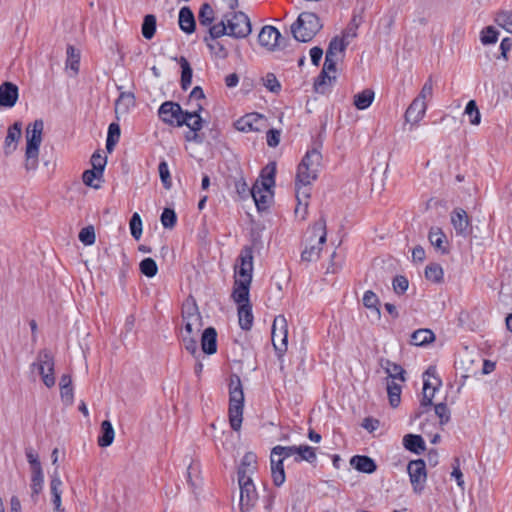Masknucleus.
I'll return each instance as SVG.
<instances>
[{
	"label": "nucleus",
	"instance_id": "nucleus-51",
	"mask_svg": "<svg viewBox=\"0 0 512 512\" xmlns=\"http://www.w3.org/2000/svg\"><path fill=\"white\" fill-rule=\"evenodd\" d=\"M433 96V81L432 77L430 76L427 81L424 83L419 95L415 98V100H418L420 102H424V104H427Z\"/></svg>",
	"mask_w": 512,
	"mask_h": 512
},
{
	"label": "nucleus",
	"instance_id": "nucleus-33",
	"mask_svg": "<svg viewBox=\"0 0 512 512\" xmlns=\"http://www.w3.org/2000/svg\"><path fill=\"white\" fill-rule=\"evenodd\" d=\"M62 481L60 479L59 473L57 471H54V473L51 475V481H50V491L52 495V503L54 505V508H59L61 503V495H62Z\"/></svg>",
	"mask_w": 512,
	"mask_h": 512
},
{
	"label": "nucleus",
	"instance_id": "nucleus-17",
	"mask_svg": "<svg viewBox=\"0 0 512 512\" xmlns=\"http://www.w3.org/2000/svg\"><path fill=\"white\" fill-rule=\"evenodd\" d=\"M451 223L457 235L467 236L470 232V221L466 211L456 208L451 213Z\"/></svg>",
	"mask_w": 512,
	"mask_h": 512
},
{
	"label": "nucleus",
	"instance_id": "nucleus-39",
	"mask_svg": "<svg viewBox=\"0 0 512 512\" xmlns=\"http://www.w3.org/2000/svg\"><path fill=\"white\" fill-rule=\"evenodd\" d=\"M349 43L350 42L343 38L342 36L334 37L329 43L328 49L326 51V56L337 58V54L344 52Z\"/></svg>",
	"mask_w": 512,
	"mask_h": 512
},
{
	"label": "nucleus",
	"instance_id": "nucleus-44",
	"mask_svg": "<svg viewBox=\"0 0 512 512\" xmlns=\"http://www.w3.org/2000/svg\"><path fill=\"white\" fill-rule=\"evenodd\" d=\"M204 41L206 42L211 53H213L217 58L224 59L228 56L227 49L224 47L222 43L217 41V39H212L209 36L205 37Z\"/></svg>",
	"mask_w": 512,
	"mask_h": 512
},
{
	"label": "nucleus",
	"instance_id": "nucleus-38",
	"mask_svg": "<svg viewBox=\"0 0 512 512\" xmlns=\"http://www.w3.org/2000/svg\"><path fill=\"white\" fill-rule=\"evenodd\" d=\"M295 462L307 461L308 463H315L317 460L315 448L309 445L297 446Z\"/></svg>",
	"mask_w": 512,
	"mask_h": 512
},
{
	"label": "nucleus",
	"instance_id": "nucleus-11",
	"mask_svg": "<svg viewBox=\"0 0 512 512\" xmlns=\"http://www.w3.org/2000/svg\"><path fill=\"white\" fill-rule=\"evenodd\" d=\"M317 176L318 175H311L310 167L305 165L304 168L301 169V163L298 165L295 179V192L296 198L299 200L300 204L302 201H306V199L310 198V185L317 179Z\"/></svg>",
	"mask_w": 512,
	"mask_h": 512
},
{
	"label": "nucleus",
	"instance_id": "nucleus-62",
	"mask_svg": "<svg viewBox=\"0 0 512 512\" xmlns=\"http://www.w3.org/2000/svg\"><path fill=\"white\" fill-rule=\"evenodd\" d=\"M434 411L438 416L441 425L447 424L450 421V410L445 403L435 405Z\"/></svg>",
	"mask_w": 512,
	"mask_h": 512
},
{
	"label": "nucleus",
	"instance_id": "nucleus-49",
	"mask_svg": "<svg viewBox=\"0 0 512 512\" xmlns=\"http://www.w3.org/2000/svg\"><path fill=\"white\" fill-rule=\"evenodd\" d=\"M296 453H297V446L277 445L272 448L270 456H274V458H276V457L283 458V460H284L291 456L296 457Z\"/></svg>",
	"mask_w": 512,
	"mask_h": 512
},
{
	"label": "nucleus",
	"instance_id": "nucleus-22",
	"mask_svg": "<svg viewBox=\"0 0 512 512\" xmlns=\"http://www.w3.org/2000/svg\"><path fill=\"white\" fill-rule=\"evenodd\" d=\"M201 347L204 353L211 355L217 351V332L215 328H206L201 337Z\"/></svg>",
	"mask_w": 512,
	"mask_h": 512
},
{
	"label": "nucleus",
	"instance_id": "nucleus-46",
	"mask_svg": "<svg viewBox=\"0 0 512 512\" xmlns=\"http://www.w3.org/2000/svg\"><path fill=\"white\" fill-rule=\"evenodd\" d=\"M120 138V127L117 123H111L108 127V135L106 139V149L112 152L114 146Z\"/></svg>",
	"mask_w": 512,
	"mask_h": 512
},
{
	"label": "nucleus",
	"instance_id": "nucleus-20",
	"mask_svg": "<svg viewBox=\"0 0 512 512\" xmlns=\"http://www.w3.org/2000/svg\"><path fill=\"white\" fill-rule=\"evenodd\" d=\"M257 470V456L252 452H247L238 468V479L251 478Z\"/></svg>",
	"mask_w": 512,
	"mask_h": 512
},
{
	"label": "nucleus",
	"instance_id": "nucleus-2",
	"mask_svg": "<svg viewBox=\"0 0 512 512\" xmlns=\"http://www.w3.org/2000/svg\"><path fill=\"white\" fill-rule=\"evenodd\" d=\"M201 109V105H198V109L195 111H184L178 103L166 101L159 107L158 115L168 125L177 127L186 125L196 133L202 128V118L199 115Z\"/></svg>",
	"mask_w": 512,
	"mask_h": 512
},
{
	"label": "nucleus",
	"instance_id": "nucleus-10",
	"mask_svg": "<svg viewBox=\"0 0 512 512\" xmlns=\"http://www.w3.org/2000/svg\"><path fill=\"white\" fill-rule=\"evenodd\" d=\"M407 473L413 492L417 495L422 494L427 481L425 461L422 459L411 460L407 465Z\"/></svg>",
	"mask_w": 512,
	"mask_h": 512
},
{
	"label": "nucleus",
	"instance_id": "nucleus-14",
	"mask_svg": "<svg viewBox=\"0 0 512 512\" xmlns=\"http://www.w3.org/2000/svg\"><path fill=\"white\" fill-rule=\"evenodd\" d=\"M240 264L236 265L235 281L250 282L252 281L253 271V255L250 248H245L239 255Z\"/></svg>",
	"mask_w": 512,
	"mask_h": 512
},
{
	"label": "nucleus",
	"instance_id": "nucleus-55",
	"mask_svg": "<svg viewBox=\"0 0 512 512\" xmlns=\"http://www.w3.org/2000/svg\"><path fill=\"white\" fill-rule=\"evenodd\" d=\"M465 114L469 116L472 125H478L481 120L480 112L474 100H470L465 107Z\"/></svg>",
	"mask_w": 512,
	"mask_h": 512
},
{
	"label": "nucleus",
	"instance_id": "nucleus-35",
	"mask_svg": "<svg viewBox=\"0 0 512 512\" xmlns=\"http://www.w3.org/2000/svg\"><path fill=\"white\" fill-rule=\"evenodd\" d=\"M250 282L235 281L233 298L239 305L249 303V287Z\"/></svg>",
	"mask_w": 512,
	"mask_h": 512
},
{
	"label": "nucleus",
	"instance_id": "nucleus-43",
	"mask_svg": "<svg viewBox=\"0 0 512 512\" xmlns=\"http://www.w3.org/2000/svg\"><path fill=\"white\" fill-rule=\"evenodd\" d=\"M156 32V17L148 14L144 17L142 23V35L145 39L150 40L154 37Z\"/></svg>",
	"mask_w": 512,
	"mask_h": 512
},
{
	"label": "nucleus",
	"instance_id": "nucleus-4",
	"mask_svg": "<svg viewBox=\"0 0 512 512\" xmlns=\"http://www.w3.org/2000/svg\"><path fill=\"white\" fill-rule=\"evenodd\" d=\"M244 408V392L241 379L233 374L229 380V421L231 428L238 431L242 424Z\"/></svg>",
	"mask_w": 512,
	"mask_h": 512
},
{
	"label": "nucleus",
	"instance_id": "nucleus-57",
	"mask_svg": "<svg viewBox=\"0 0 512 512\" xmlns=\"http://www.w3.org/2000/svg\"><path fill=\"white\" fill-rule=\"evenodd\" d=\"M434 372L435 370L429 368L424 375H427V376H433V381H430L429 379H424V384H423V392L426 391V393H431L433 392V394H435V391L438 389V387L441 385V381L440 379H438L437 377L434 376Z\"/></svg>",
	"mask_w": 512,
	"mask_h": 512
},
{
	"label": "nucleus",
	"instance_id": "nucleus-23",
	"mask_svg": "<svg viewBox=\"0 0 512 512\" xmlns=\"http://www.w3.org/2000/svg\"><path fill=\"white\" fill-rule=\"evenodd\" d=\"M321 160L322 155L317 149L308 150L300 162L301 169L306 165L307 167H310V173L312 176L318 175Z\"/></svg>",
	"mask_w": 512,
	"mask_h": 512
},
{
	"label": "nucleus",
	"instance_id": "nucleus-28",
	"mask_svg": "<svg viewBox=\"0 0 512 512\" xmlns=\"http://www.w3.org/2000/svg\"><path fill=\"white\" fill-rule=\"evenodd\" d=\"M403 446L405 449L415 454H421L425 451L426 445L424 439L420 435L407 434L403 437Z\"/></svg>",
	"mask_w": 512,
	"mask_h": 512
},
{
	"label": "nucleus",
	"instance_id": "nucleus-36",
	"mask_svg": "<svg viewBox=\"0 0 512 512\" xmlns=\"http://www.w3.org/2000/svg\"><path fill=\"white\" fill-rule=\"evenodd\" d=\"M178 62L180 64V67H181V88L183 90H187L190 86H191V83H192V74H193V71H192V68L188 62V60L181 56L179 59H178Z\"/></svg>",
	"mask_w": 512,
	"mask_h": 512
},
{
	"label": "nucleus",
	"instance_id": "nucleus-52",
	"mask_svg": "<svg viewBox=\"0 0 512 512\" xmlns=\"http://www.w3.org/2000/svg\"><path fill=\"white\" fill-rule=\"evenodd\" d=\"M363 305L368 309L376 311V313L380 315L379 298L373 291L368 290L364 293Z\"/></svg>",
	"mask_w": 512,
	"mask_h": 512
},
{
	"label": "nucleus",
	"instance_id": "nucleus-30",
	"mask_svg": "<svg viewBox=\"0 0 512 512\" xmlns=\"http://www.w3.org/2000/svg\"><path fill=\"white\" fill-rule=\"evenodd\" d=\"M239 325L243 330H250L253 325V314L250 303L241 304L238 307Z\"/></svg>",
	"mask_w": 512,
	"mask_h": 512
},
{
	"label": "nucleus",
	"instance_id": "nucleus-64",
	"mask_svg": "<svg viewBox=\"0 0 512 512\" xmlns=\"http://www.w3.org/2000/svg\"><path fill=\"white\" fill-rule=\"evenodd\" d=\"M498 35V31L489 26L482 31L481 41L483 44H493L498 40Z\"/></svg>",
	"mask_w": 512,
	"mask_h": 512
},
{
	"label": "nucleus",
	"instance_id": "nucleus-41",
	"mask_svg": "<svg viewBox=\"0 0 512 512\" xmlns=\"http://www.w3.org/2000/svg\"><path fill=\"white\" fill-rule=\"evenodd\" d=\"M214 19L215 12L212 6L209 3L202 4L198 13V20L200 25L209 26L210 28L211 26H213L212 23Z\"/></svg>",
	"mask_w": 512,
	"mask_h": 512
},
{
	"label": "nucleus",
	"instance_id": "nucleus-16",
	"mask_svg": "<svg viewBox=\"0 0 512 512\" xmlns=\"http://www.w3.org/2000/svg\"><path fill=\"white\" fill-rule=\"evenodd\" d=\"M22 135V123L17 121L11 125L7 130V135L4 140L3 150L6 156L11 155L16 151L18 142Z\"/></svg>",
	"mask_w": 512,
	"mask_h": 512
},
{
	"label": "nucleus",
	"instance_id": "nucleus-3",
	"mask_svg": "<svg viewBox=\"0 0 512 512\" xmlns=\"http://www.w3.org/2000/svg\"><path fill=\"white\" fill-rule=\"evenodd\" d=\"M44 123L41 119L30 123L25 132V169L35 171L39 164V148L42 143Z\"/></svg>",
	"mask_w": 512,
	"mask_h": 512
},
{
	"label": "nucleus",
	"instance_id": "nucleus-21",
	"mask_svg": "<svg viewBox=\"0 0 512 512\" xmlns=\"http://www.w3.org/2000/svg\"><path fill=\"white\" fill-rule=\"evenodd\" d=\"M381 367L387 373V380L399 381L400 383L405 382V370L401 365L390 361L389 359L380 360Z\"/></svg>",
	"mask_w": 512,
	"mask_h": 512
},
{
	"label": "nucleus",
	"instance_id": "nucleus-1",
	"mask_svg": "<svg viewBox=\"0 0 512 512\" xmlns=\"http://www.w3.org/2000/svg\"><path fill=\"white\" fill-rule=\"evenodd\" d=\"M252 31L249 17L241 11H231L224 14L220 22L209 29L212 39H218L224 35L233 38H246Z\"/></svg>",
	"mask_w": 512,
	"mask_h": 512
},
{
	"label": "nucleus",
	"instance_id": "nucleus-58",
	"mask_svg": "<svg viewBox=\"0 0 512 512\" xmlns=\"http://www.w3.org/2000/svg\"><path fill=\"white\" fill-rule=\"evenodd\" d=\"M160 220L164 228H173L177 221L175 211L171 208H165L161 214Z\"/></svg>",
	"mask_w": 512,
	"mask_h": 512
},
{
	"label": "nucleus",
	"instance_id": "nucleus-50",
	"mask_svg": "<svg viewBox=\"0 0 512 512\" xmlns=\"http://www.w3.org/2000/svg\"><path fill=\"white\" fill-rule=\"evenodd\" d=\"M134 105V96L132 94L122 93L115 103L116 112L126 113L130 106Z\"/></svg>",
	"mask_w": 512,
	"mask_h": 512
},
{
	"label": "nucleus",
	"instance_id": "nucleus-19",
	"mask_svg": "<svg viewBox=\"0 0 512 512\" xmlns=\"http://www.w3.org/2000/svg\"><path fill=\"white\" fill-rule=\"evenodd\" d=\"M426 110L427 104L414 99L405 112V121L417 125L425 116Z\"/></svg>",
	"mask_w": 512,
	"mask_h": 512
},
{
	"label": "nucleus",
	"instance_id": "nucleus-26",
	"mask_svg": "<svg viewBox=\"0 0 512 512\" xmlns=\"http://www.w3.org/2000/svg\"><path fill=\"white\" fill-rule=\"evenodd\" d=\"M179 26L182 31L191 34L195 31V18L189 7H182L179 11Z\"/></svg>",
	"mask_w": 512,
	"mask_h": 512
},
{
	"label": "nucleus",
	"instance_id": "nucleus-56",
	"mask_svg": "<svg viewBox=\"0 0 512 512\" xmlns=\"http://www.w3.org/2000/svg\"><path fill=\"white\" fill-rule=\"evenodd\" d=\"M79 62H80V55L77 52V50L69 45L67 47V66L70 67L71 70L74 72H78L79 70Z\"/></svg>",
	"mask_w": 512,
	"mask_h": 512
},
{
	"label": "nucleus",
	"instance_id": "nucleus-12",
	"mask_svg": "<svg viewBox=\"0 0 512 512\" xmlns=\"http://www.w3.org/2000/svg\"><path fill=\"white\" fill-rule=\"evenodd\" d=\"M240 488L239 507L241 512L250 511L256 504L258 494L252 478L238 479Z\"/></svg>",
	"mask_w": 512,
	"mask_h": 512
},
{
	"label": "nucleus",
	"instance_id": "nucleus-61",
	"mask_svg": "<svg viewBox=\"0 0 512 512\" xmlns=\"http://www.w3.org/2000/svg\"><path fill=\"white\" fill-rule=\"evenodd\" d=\"M79 240L84 245H92L95 242V231L93 226H87L85 228H82L79 233Z\"/></svg>",
	"mask_w": 512,
	"mask_h": 512
},
{
	"label": "nucleus",
	"instance_id": "nucleus-34",
	"mask_svg": "<svg viewBox=\"0 0 512 512\" xmlns=\"http://www.w3.org/2000/svg\"><path fill=\"white\" fill-rule=\"evenodd\" d=\"M115 432L109 420L101 423V435L98 437V445L100 447H108L114 440Z\"/></svg>",
	"mask_w": 512,
	"mask_h": 512
},
{
	"label": "nucleus",
	"instance_id": "nucleus-31",
	"mask_svg": "<svg viewBox=\"0 0 512 512\" xmlns=\"http://www.w3.org/2000/svg\"><path fill=\"white\" fill-rule=\"evenodd\" d=\"M386 389L388 394L389 403L393 408L399 406L401 402L402 386L399 381L387 380Z\"/></svg>",
	"mask_w": 512,
	"mask_h": 512
},
{
	"label": "nucleus",
	"instance_id": "nucleus-63",
	"mask_svg": "<svg viewBox=\"0 0 512 512\" xmlns=\"http://www.w3.org/2000/svg\"><path fill=\"white\" fill-rule=\"evenodd\" d=\"M264 86L271 92L277 93L281 89V85L273 73H268L263 78Z\"/></svg>",
	"mask_w": 512,
	"mask_h": 512
},
{
	"label": "nucleus",
	"instance_id": "nucleus-24",
	"mask_svg": "<svg viewBox=\"0 0 512 512\" xmlns=\"http://www.w3.org/2000/svg\"><path fill=\"white\" fill-rule=\"evenodd\" d=\"M350 464L358 471L371 474L376 471L377 465L375 461L364 455H355L351 458Z\"/></svg>",
	"mask_w": 512,
	"mask_h": 512
},
{
	"label": "nucleus",
	"instance_id": "nucleus-45",
	"mask_svg": "<svg viewBox=\"0 0 512 512\" xmlns=\"http://www.w3.org/2000/svg\"><path fill=\"white\" fill-rule=\"evenodd\" d=\"M443 269L437 263H431L425 268V277L427 280L440 283L443 280Z\"/></svg>",
	"mask_w": 512,
	"mask_h": 512
},
{
	"label": "nucleus",
	"instance_id": "nucleus-18",
	"mask_svg": "<svg viewBox=\"0 0 512 512\" xmlns=\"http://www.w3.org/2000/svg\"><path fill=\"white\" fill-rule=\"evenodd\" d=\"M18 87L12 82H4L0 85V106L13 107L18 99Z\"/></svg>",
	"mask_w": 512,
	"mask_h": 512
},
{
	"label": "nucleus",
	"instance_id": "nucleus-53",
	"mask_svg": "<svg viewBox=\"0 0 512 512\" xmlns=\"http://www.w3.org/2000/svg\"><path fill=\"white\" fill-rule=\"evenodd\" d=\"M44 475L42 470L32 471L31 489L32 496H37L43 488Z\"/></svg>",
	"mask_w": 512,
	"mask_h": 512
},
{
	"label": "nucleus",
	"instance_id": "nucleus-40",
	"mask_svg": "<svg viewBox=\"0 0 512 512\" xmlns=\"http://www.w3.org/2000/svg\"><path fill=\"white\" fill-rule=\"evenodd\" d=\"M434 340V333L429 329H419L412 333L411 344L423 346Z\"/></svg>",
	"mask_w": 512,
	"mask_h": 512
},
{
	"label": "nucleus",
	"instance_id": "nucleus-6",
	"mask_svg": "<svg viewBox=\"0 0 512 512\" xmlns=\"http://www.w3.org/2000/svg\"><path fill=\"white\" fill-rule=\"evenodd\" d=\"M322 28L319 17L312 12H302L291 26L295 40L309 42Z\"/></svg>",
	"mask_w": 512,
	"mask_h": 512
},
{
	"label": "nucleus",
	"instance_id": "nucleus-47",
	"mask_svg": "<svg viewBox=\"0 0 512 512\" xmlns=\"http://www.w3.org/2000/svg\"><path fill=\"white\" fill-rule=\"evenodd\" d=\"M495 22L505 31L512 33V10H504L497 13Z\"/></svg>",
	"mask_w": 512,
	"mask_h": 512
},
{
	"label": "nucleus",
	"instance_id": "nucleus-37",
	"mask_svg": "<svg viewBox=\"0 0 512 512\" xmlns=\"http://www.w3.org/2000/svg\"><path fill=\"white\" fill-rule=\"evenodd\" d=\"M428 239L432 246L436 249L442 251L443 253L447 252L444 247V243L446 242V235L440 228L432 227L429 231Z\"/></svg>",
	"mask_w": 512,
	"mask_h": 512
},
{
	"label": "nucleus",
	"instance_id": "nucleus-13",
	"mask_svg": "<svg viewBox=\"0 0 512 512\" xmlns=\"http://www.w3.org/2000/svg\"><path fill=\"white\" fill-rule=\"evenodd\" d=\"M267 126V119L259 113H248L235 121L234 127L244 133L260 132Z\"/></svg>",
	"mask_w": 512,
	"mask_h": 512
},
{
	"label": "nucleus",
	"instance_id": "nucleus-15",
	"mask_svg": "<svg viewBox=\"0 0 512 512\" xmlns=\"http://www.w3.org/2000/svg\"><path fill=\"white\" fill-rule=\"evenodd\" d=\"M259 44L266 47L268 50H274L276 48H282L281 34L273 26H264L258 35Z\"/></svg>",
	"mask_w": 512,
	"mask_h": 512
},
{
	"label": "nucleus",
	"instance_id": "nucleus-8",
	"mask_svg": "<svg viewBox=\"0 0 512 512\" xmlns=\"http://www.w3.org/2000/svg\"><path fill=\"white\" fill-rule=\"evenodd\" d=\"M54 367V356L51 351L46 348L41 349L37 353L35 361L31 364V368L37 370L43 384L47 388H52L56 383Z\"/></svg>",
	"mask_w": 512,
	"mask_h": 512
},
{
	"label": "nucleus",
	"instance_id": "nucleus-27",
	"mask_svg": "<svg viewBox=\"0 0 512 512\" xmlns=\"http://www.w3.org/2000/svg\"><path fill=\"white\" fill-rule=\"evenodd\" d=\"M200 473V465L196 462L190 463L187 468L186 479L188 485L194 493H197V491L202 487V478Z\"/></svg>",
	"mask_w": 512,
	"mask_h": 512
},
{
	"label": "nucleus",
	"instance_id": "nucleus-25",
	"mask_svg": "<svg viewBox=\"0 0 512 512\" xmlns=\"http://www.w3.org/2000/svg\"><path fill=\"white\" fill-rule=\"evenodd\" d=\"M182 320L183 323H190L194 328L202 327V317L198 312L196 305L185 304L182 308Z\"/></svg>",
	"mask_w": 512,
	"mask_h": 512
},
{
	"label": "nucleus",
	"instance_id": "nucleus-5",
	"mask_svg": "<svg viewBox=\"0 0 512 512\" xmlns=\"http://www.w3.org/2000/svg\"><path fill=\"white\" fill-rule=\"evenodd\" d=\"M275 168L272 167L268 171V166L262 171L260 179L256 180L253 184L250 195L252 196L255 205L259 211L265 210L269 207L272 200L273 193L272 187L275 184Z\"/></svg>",
	"mask_w": 512,
	"mask_h": 512
},
{
	"label": "nucleus",
	"instance_id": "nucleus-7",
	"mask_svg": "<svg viewBox=\"0 0 512 512\" xmlns=\"http://www.w3.org/2000/svg\"><path fill=\"white\" fill-rule=\"evenodd\" d=\"M311 233L310 243L301 253V261L307 263L315 262L320 258L322 246L326 242V220L323 217L314 223Z\"/></svg>",
	"mask_w": 512,
	"mask_h": 512
},
{
	"label": "nucleus",
	"instance_id": "nucleus-60",
	"mask_svg": "<svg viewBox=\"0 0 512 512\" xmlns=\"http://www.w3.org/2000/svg\"><path fill=\"white\" fill-rule=\"evenodd\" d=\"M130 231L131 235L139 240L142 235V220L138 213H134L130 219Z\"/></svg>",
	"mask_w": 512,
	"mask_h": 512
},
{
	"label": "nucleus",
	"instance_id": "nucleus-32",
	"mask_svg": "<svg viewBox=\"0 0 512 512\" xmlns=\"http://www.w3.org/2000/svg\"><path fill=\"white\" fill-rule=\"evenodd\" d=\"M362 22H363L362 11H360V12L354 11L349 24L347 25L345 30L342 32V37L350 42L353 38H355L357 36V30Z\"/></svg>",
	"mask_w": 512,
	"mask_h": 512
},
{
	"label": "nucleus",
	"instance_id": "nucleus-9",
	"mask_svg": "<svg viewBox=\"0 0 512 512\" xmlns=\"http://www.w3.org/2000/svg\"><path fill=\"white\" fill-rule=\"evenodd\" d=\"M271 339L278 357H282L288 347V323L283 315L275 317L272 325Z\"/></svg>",
	"mask_w": 512,
	"mask_h": 512
},
{
	"label": "nucleus",
	"instance_id": "nucleus-48",
	"mask_svg": "<svg viewBox=\"0 0 512 512\" xmlns=\"http://www.w3.org/2000/svg\"><path fill=\"white\" fill-rule=\"evenodd\" d=\"M335 77H331L329 73L322 70L318 77L315 79L314 82V88L315 91L318 93H325L327 90V87L331 85L332 80H334Z\"/></svg>",
	"mask_w": 512,
	"mask_h": 512
},
{
	"label": "nucleus",
	"instance_id": "nucleus-54",
	"mask_svg": "<svg viewBox=\"0 0 512 512\" xmlns=\"http://www.w3.org/2000/svg\"><path fill=\"white\" fill-rule=\"evenodd\" d=\"M140 271L147 277H154L158 272L156 262L152 258H145L140 262Z\"/></svg>",
	"mask_w": 512,
	"mask_h": 512
},
{
	"label": "nucleus",
	"instance_id": "nucleus-59",
	"mask_svg": "<svg viewBox=\"0 0 512 512\" xmlns=\"http://www.w3.org/2000/svg\"><path fill=\"white\" fill-rule=\"evenodd\" d=\"M159 176L163 186L169 189L172 186L171 176L169 172L168 164L165 160L161 161L158 165Z\"/></svg>",
	"mask_w": 512,
	"mask_h": 512
},
{
	"label": "nucleus",
	"instance_id": "nucleus-42",
	"mask_svg": "<svg viewBox=\"0 0 512 512\" xmlns=\"http://www.w3.org/2000/svg\"><path fill=\"white\" fill-rule=\"evenodd\" d=\"M374 99V92L370 89H365L354 96V105L359 110L368 108Z\"/></svg>",
	"mask_w": 512,
	"mask_h": 512
},
{
	"label": "nucleus",
	"instance_id": "nucleus-29",
	"mask_svg": "<svg viewBox=\"0 0 512 512\" xmlns=\"http://www.w3.org/2000/svg\"><path fill=\"white\" fill-rule=\"evenodd\" d=\"M270 462L273 483L275 486L280 487L286 479L283 458H274V456H270Z\"/></svg>",
	"mask_w": 512,
	"mask_h": 512
}]
</instances>
